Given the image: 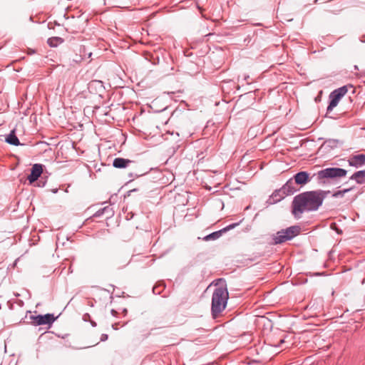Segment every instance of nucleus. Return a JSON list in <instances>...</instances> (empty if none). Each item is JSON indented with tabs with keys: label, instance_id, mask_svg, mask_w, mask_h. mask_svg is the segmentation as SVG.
<instances>
[{
	"label": "nucleus",
	"instance_id": "2eb2a0df",
	"mask_svg": "<svg viewBox=\"0 0 365 365\" xmlns=\"http://www.w3.org/2000/svg\"><path fill=\"white\" fill-rule=\"evenodd\" d=\"M224 233L222 229L207 235V241L215 240L220 238Z\"/></svg>",
	"mask_w": 365,
	"mask_h": 365
},
{
	"label": "nucleus",
	"instance_id": "20e7f679",
	"mask_svg": "<svg viewBox=\"0 0 365 365\" xmlns=\"http://www.w3.org/2000/svg\"><path fill=\"white\" fill-rule=\"evenodd\" d=\"M347 170L340 168H327L318 171L313 176H317L319 181L324 179H334L346 176Z\"/></svg>",
	"mask_w": 365,
	"mask_h": 365
},
{
	"label": "nucleus",
	"instance_id": "4be33fe9",
	"mask_svg": "<svg viewBox=\"0 0 365 365\" xmlns=\"http://www.w3.org/2000/svg\"><path fill=\"white\" fill-rule=\"evenodd\" d=\"M93 86H100L101 87L103 86L102 81H93L89 83V87H92Z\"/></svg>",
	"mask_w": 365,
	"mask_h": 365
},
{
	"label": "nucleus",
	"instance_id": "6e6552de",
	"mask_svg": "<svg viewBox=\"0 0 365 365\" xmlns=\"http://www.w3.org/2000/svg\"><path fill=\"white\" fill-rule=\"evenodd\" d=\"M43 173V165L41 164H34L31 170V173L28 176V180L31 184L36 182L38 178L41 176Z\"/></svg>",
	"mask_w": 365,
	"mask_h": 365
},
{
	"label": "nucleus",
	"instance_id": "1a4fd4ad",
	"mask_svg": "<svg viewBox=\"0 0 365 365\" xmlns=\"http://www.w3.org/2000/svg\"><path fill=\"white\" fill-rule=\"evenodd\" d=\"M350 166L359 168L365 165V154H359L351 156L349 160Z\"/></svg>",
	"mask_w": 365,
	"mask_h": 365
},
{
	"label": "nucleus",
	"instance_id": "7c9ffc66",
	"mask_svg": "<svg viewBox=\"0 0 365 365\" xmlns=\"http://www.w3.org/2000/svg\"><path fill=\"white\" fill-rule=\"evenodd\" d=\"M284 342V339H281L279 341L280 344H283Z\"/></svg>",
	"mask_w": 365,
	"mask_h": 365
},
{
	"label": "nucleus",
	"instance_id": "0eeeda50",
	"mask_svg": "<svg viewBox=\"0 0 365 365\" xmlns=\"http://www.w3.org/2000/svg\"><path fill=\"white\" fill-rule=\"evenodd\" d=\"M31 319L33 320V324L35 326L38 325H51L56 319L53 314H38L36 316H31Z\"/></svg>",
	"mask_w": 365,
	"mask_h": 365
},
{
	"label": "nucleus",
	"instance_id": "f8f14e48",
	"mask_svg": "<svg viewBox=\"0 0 365 365\" xmlns=\"http://www.w3.org/2000/svg\"><path fill=\"white\" fill-rule=\"evenodd\" d=\"M131 163L132 161L128 159L116 158L113 161V165L116 168H125Z\"/></svg>",
	"mask_w": 365,
	"mask_h": 365
},
{
	"label": "nucleus",
	"instance_id": "412c9836",
	"mask_svg": "<svg viewBox=\"0 0 365 365\" xmlns=\"http://www.w3.org/2000/svg\"><path fill=\"white\" fill-rule=\"evenodd\" d=\"M104 208L108 209L107 210H105V214L107 215V217H110L113 215V211L112 208H110L109 206H106Z\"/></svg>",
	"mask_w": 365,
	"mask_h": 365
},
{
	"label": "nucleus",
	"instance_id": "dca6fc26",
	"mask_svg": "<svg viewBox=\"0 0 365 365\" xmlns=\"http://www.w3.org/2000/svg\"><path fill=\"white\" fill-rule=\"evenodd\" d=\"M63 42V39L60 37H52L48 39V43L51 47H56Z\"/></svg>",
	"mask_w": 365,
	"mask_h": 365
},
{
	"label": "nucleus",
	"instance_id": "9b49d317",
	"mask_svg": "<svg viewBox=\"0 0 365 365\" xmlns=\"http://www.w3.org/2000/svg\"><path fill=\"white\" fill-rule=\"evenodd\" d=\"M350 180H354L357 184L365 183V169L355 172L350 178Z\"/></svg>",
	"mask_w": 365,
	"mask_h": 365
},
{
	"label": "nucleus",
	"instance_id": "a211bd4d",
	"mask_svg": "<svg viewBox=\"0 0 365 365\" xmlns=\"http://www.w3.org/2000/svg\"><path fill=\"white\" fill-rule=\"evenodd\" d=\"M339 141L334 139H329L326 140L324 143V145H327L330 148H335L337 146Z\"/></svg>",
	"mask_w": 365,
	"mask_h": 365
},
{
	"label": "nucleus",
	"instance_id": "5701e85b",
	"mask_svg": "<svg viewBox=\"0 0 365 365\" xmlns=\"http://www.w3.org/2000/svg\"><path fill=\"white\" fill-rule=\"evenodd\" d=\"M161 284H158V285H155V287H153V292L155 294H160V287Z\"/></svg>",
	"mask_w": 365,
	"mask_h": 365
},
{
	"label": "nucleus",
	"instance_id": "ddd939ff",
	"mask_svg": "<svg viewBox=\"0 0 365 365\" xmlns=\"http://www.w3.org/2000/svg\"><path fill=\"white\" fill-rule=\"evenodd\" d=\"M6 142L10 145H19L20 142L17 136L16 135L15 130H11V133L6 138Z\"/></svg>",
	"mask_w": 365,
	"mask_h": 365
},
{
	"label": "nucleus",
	"instance_id": "c756f323",
	"mask_svg": "<svg viewBox=\"0 0 365 365\" xmlns=\"http://www.w3.org/2000/svg\"><path fill=\"white\" fill-rule=\"evenodd\" d=\"M206 189H207V190H211V187H210L209 185H207V187H206Z\"/></svg>",
	"mask_w": 365,
	"mask_h": 365
},
{
	"label": "nucleus",
	"instance_id": "f03ea898",
	"mask_svg": "<svg viewBox=\"0 0 365 365\" xmlns=\"http://www.w3.org/2000/svg\"><path fill=\"white\" fill-rule=\"evenodd\" d=\"M214 285L215 287L212 297L211 314L212 319H215L225 310L227 300L229 299V293L227 288L225 279L222 278L217 279L207 287V289Z\"/></svg>",
	"mask_w": 365,
	"mask_h": 365
},
{
	"label": "nucleus",
	"instance_id": "b1692460",
	"mask_svg": "<svg viewBox=\"0 0 365 365\" xmlns=\"http://www.w3.org/2000/svg\"><path fill=\"white\" fill-rule=\"evenodd\" d=\"M341 10V9H329L327 10V11L334 14H337Z\"/></svg>",
	"mask_w": 365,
	"mask_h": 365
},
{
	"label": "nucleus",
	"instance_id": "f3484780",
	"mask_svg": "<svg viewBox=\"0 0 365 365\" xmlns=\"http://www.w3.org/2000/svg\"><path fill=\"white\" fill-rule=\"evenodd\" d=\"M353 189H354V187H349V188L344 189L341 190H338L333 193L332 197H335V198L342 197L345 193L352 190Z\"/></svg>",
	"mask_w": 365,
	"mask_h": 365
},
{
	"label": "nucleus",
	"instance_id": "f257e3e1",
	"mask_svg": "<svg viewBox=\"0 0 365 365\" xmlns=\"http://www.w3.org/2000/svg\"><path fill=\"white\" fill-rule=\"evenodd\" d=\"M328 192L329 191L318 190L304 192L296 195L292 203V215L295 218L299 219L305 212L317 210L322 205Z\"/></svg>",
	"mask_w": 365,
	"mask_h": 365
},
{
	"label": "nucleus",
	"instance_id": "c85d7f7f",
	"mask_svg": "<svg viewBox=\"0 0 365 365\" xmlns=\"http://www.w3.org/2000/svg\"><path fill=\"white\" fill-rule=\"evenodd\" d=\"M212 333H211V334H209L208 335H207V337H210V341H212V338H213V336H212Z\"/></svg>",
	"mask_w": 365,
	"mask_h": 365
},
{
	"label": "nucleus",
	"instance_id": "2f4dec72",
	"mask_svg": "<svg viewBox=\"0 0 365 365\" xmlns=\"http://www.w3.org/2000/svg\"><path fill=\"white\" fill-rule=\"evenodd\" d=\"M113 328L115 329H117L115 324L113 325Z\"/></svg>",
	"mask_w": 365,
	"mask_h": 365
},
{
	"label": "nucleus",
	"instance_id": "423d86ee",
	"mask_svg": "<svg viewBox=\"0 0 365 365\" xmlns=\"http://www.w3.org/2000/svg\"><path fill=\"white\" fill-rule=\"evenodd\" d=\"M312 177L309 176V173L306 171H300L296 173L293 178L289 179L287 182H292V185L294 188L300 189L301 187L305 185L307 183L310 182Z\"/></svg>",
	"mask_w": 365,
	"mask_h": 365
},
{
	"label": "nucleus",
	"instance_id": "7ed1b4c3",
	"mask_svg": "<svg viewBox=\"0 0 365 365\" xmlns=\"http://www.w3.org/2000/svg\"><path fill=\"white\" fill-rule=\"evenodd\" d=\"M299 191V188H294L292 185V182H287L282 187L275 190L269 198L270 204H275L280 202L285 197L292 195L296 192Z\"/></svg>",
	"mask_w": 365,
	"mask_h": 365
},
{
	"label": "nucleus",
	"instance_id": "393cba45",
	"mask_svg": "<svg viewBox=\"0 0 365 365\" xmlns=\"http://www.w3.org/2000/svg\"><path fill=\"white\" fill-rule=\"evenodd\" d=\"M108 334H101V341H106V340L108 339Z\"/></svg>",
	"mask_w": 365,
	"mask_h": 365
},
{
	"label": "nucleus",
	"instance_id": "4468645a",
	"mask_svg": "<svg viewBox=\"0 0 365 365\" xmlns=\"http://www.w3.org/2000/svg\"><path fill=\"white\" fill-rule=\"evenodd\" d=\"M282 232H283V231L281 230L273 235L272 240L274 245L282 244L286 241H288L284 234L283 235Z\"/></svg>",
	"mask_w": 365,
	"mask_h": 365
},
{
	"label": "nucleus",
	"instance_id": "cd10ccee",
	"mask_svg": "<svg viewBox=\"0 0 365 365\" xmlns=\"http://www.w3.org/2000/svg\"><path fill=\"white\" fill-rule=\"evenodd\" d=\"M90 322H91V324L92 325V327H96L97 324L94 321L91 320Z\"/></svg>",
	"mask_w": 365,
	"mask_h": 365
},
{
	"label": "nucleus",
	"instance_id": "bb28decb",
	"mask_svg": "<svg viewBox=\"0 0 365 365\" xmlns=\"http://www.w3.org/2000/svg\"><path fill=\"white\" fill-rule=\"evenodd\" d=\"M84 321H91V316L88 314H85L83 317Z\"/></svg>",
	"mask_w": 365,
	"mask_h": 365
},
{
	"label": "nucleus",
	"instance_id": "9d476101",
	"mask_svg": "<svg viewBox=\"0 0 365 365\" xmlns=\"http://www.w3.org/2000/svg\"><path fill=\"white\" fill-rule=\"evenodd\" d=\"M283 235L286 236V238H287V240H291L298 235H299L301 231V227L299 225H293L291 227H289L286 229H282Z\"/></svg>",
	"mask_w": 365,
	"mask_h": 365
},
{
	"label": "nucleus",
	"instance_id": "39448f33",
	"mask_svg": "<svg viewBox=\"0 0 365 365\" xmlns=\"http://www.w3.org/2000/svg\"><path fill=\"white\" fill-rule=\"evenodd\" d=\"M348 88L346 86H341L335 89L329 95L330 102L327 107V111L330 112L336 107L340 99L347 93Z\"/></svg>",
	"mask_w": 365,
	"mask_h": 365
},
{
	"label": "nucleus",
	"instance_id": "473e14b6",
	"mask_svg": "<svg viewBox=\"0 0 365 365\" xmlns=\"http://www.w3.org/2000/svg\"><path fill=\"white\" fill-rule=\"evenodd\" d=\"M212 34L210 33V34H206V36L207 37V36H212Z\"/></svg>",
	"mask_w": 365,
	"mask_h": 365
},
{
	"label": "nucleus",
	"instance_id": "72a5a7b5",
	"mask_svg": "<svg viewBox=\"0 0 365 365\" xmlns=\"http://www.w3.org/2000/svg\"><path fill=\"white\" fill-rule=\"evenodd\" d=\"M44 185H45V182H43V184H42V185H41V186H42V187H43ZM38 186H41V185H38Z\"/></svg>",
	"mask_w": 365,
	"mask_h": 365
},
{
	"label": "nucleus",
	"instance_id": "a878e982",
	"mask_svg": "<svg viewBox=\"0 0 365 365\" xmlns=\"http://www.w3.org/2000/svg\"><path fill=\"white\" fill-rule=\"evenodd\" d=\"M331 228L335 230L337 233H341V230H339L337 227L335 223H333L331 225Z\"/></svg>",
	"mask_w": 365,
	"mask_h": 365
},
{
	"label": "nucleus",
	"instance_id": "6ab92c4d",
	"mask_svg": "<svg viewBox=\"0 0 365 365\" xmlns=\"http://www.w3.org/2000/svg\"><path fill=\"white\" fill-rule=\"evenodd\" d=\"M240 224V222H235V223H232V224H230L227 226H226L225 227L222 228V230L225 232H226L227 231H229L233 228H235V227H237L238 225Z\"/></svg>",
	"mask_w": 365,
	"mask_h": 365
},
{
	"label": "nucleus",
	"instance_id": "aec40b11",
	"mask_svg": "<svg viewBox=\"0 0 365 365\" xmlns=\"http://www.w3.org/2000/svg\"><path fill=\"white\" fill-rule=\"evenodd\" d=\"M108 209L106 208H101V209H99L97 212H96V213L93 215V217H101L102 215H103L105 214V210H107Z\"/></svg>",
	"mask_w": 365,
	"mask_h": 365
},
{
	"label": "nucleus",
	"instance_id": "f704fd0d",
	"mask_svg": "<svg viewBox=\"0 0 365 365\" xmlns=\"http://www.w3.org/2000/svg\"><path fill=\"white\" fill-rule=\"evenodd\" d=\"M91 54H92L91 53H89V54H88V57H91Z\"/></svg>",
	"mask_w": 365,
	"mask_h": 365
}]
</instances>
